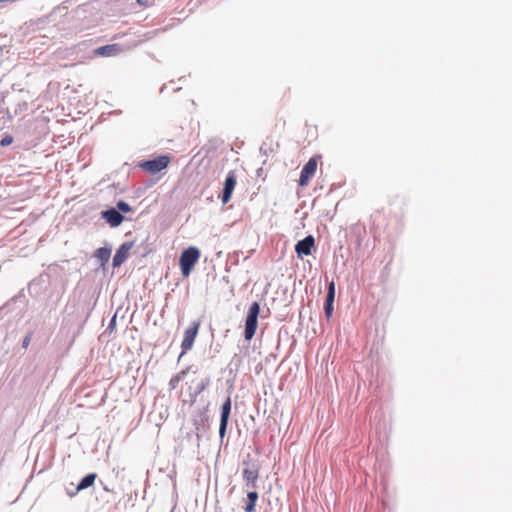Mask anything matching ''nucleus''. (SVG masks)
Returning a JSON list of instances; mask_svg holds the SVG:
<instances>
[{
	"instance_id": "5701e85b",
	"label": "nucleus",
	"mask_w": 512,
	"mask_h": 512,
	"mask_svg": "<svg viewBox=\"0 0 512 512\" xmlns=\"http://www.w3.org/2000/svg\"><path fill=\"white\" fill-rule=\"evenodd\" d=\"M13 142V137L11 135H5L0 141V146L6 147Z\"/></svg>"
},
{
	"instance_id": "6ab92c4d",
	"label": "nucleus",
	"mask_w": 512,
	"mask_h": 512,
	"mask_svg": "<svg viewBox=\"0 0 512 512\" xmlns=\"http://www.w3.org/2000/svg\"><path fill=\"white\" fill-rule=\"evenodd\" d=\"M114 208L117 209L119 211V213L122 215L124 213L132 212V210H133L131 205L124 200H119L116 203V206Z\"/></svg>"
},
{
	"instance_id": "6e6552de",
	"label": "nucleus",
	"mask_w": 512,
	"mask_h": 512,
	"mask_svg": "<svg viewBox=\"0 0 512 512\" xmlns=\"http://www.w3.org/2000/svg\"><path fill=\"white\" fill-rule=\"evenodd\" d=\"M133 246H134V242L128 241V242L122 243L118 247V249L116 250V252L113 256V260H112V265L114 268L120 267L127 260L128 256H129V252L133 248Z\"/></svg>"
},
{
	"instance_id": "ddd939ff",
	"label": "nucleus",
	"mask_w": 512,
	"mask_h": 512,
	"mask_svg": "<svg viewBox=\"0 0 512 512\" xmlns=\"http://www.w3.org/2000/svg\"><path fill=\"white\" fill-rule=\"evenodd\" d=\"M243 479L246 482V486L249 488H256L258 480V469L257 468H246L242 472Z\"/></svg>"
},
{
	"instance_id": "393cba45",
	"label": "nucleus",
	"mask_w": 512,
	"mask_h": 512,
	"mask_svg": "<svg viewBox=\"0 0 512 512\" xmlns=\"http://www.w3.org/2000/svg\"><path fill=\"white\" fill-rule=\"evenodd\" d=\"M30 341H31V334H28V335H26V336L24 337V339H23V341H22V347H23L24 349H26V348L29 346Z\"/></svg>"
},
{
	"instance_id": "9d476101",
	"label": "nucleus",
	"mask_w": 512,
	"mask_h": 512,
	"mask_svg": "<svg viewBox=\"0 0 512 512\" xmlns=\"http://www.w3.org/2000/svg\"><path fill=\"white\" fill-rule=\"evenodd\" d=\"M334 301H335V283L332 280L327 284V293H326L324 306H323L324 314L327 319H330L333 315Z\"/></svg>"
},
{
	"instance_id": "20e7f679",
	"label": "nucleus",
	"mask_w": 512,
	"mask_h": 512,
	"mask_svg": "<svg viewBox=\"0 0 512 512\" xmlns=\"http://www.w3.org/2000/svg\"><path fill=\"white\" fill-rule=\"evenodd\" d=\"M199 329V324L194 322L190 327H188L184 332V337L181 343L182 352L179 355L178 361L181 357L186 353L187 350L191 349L195 338L197 336Z\"/></svg>"
},
{
	"instance_id": "4468645a",
	"label": "nucleus",
	"mask_w": 512,
	"mask_h": 512,
	"mask_svg": "<svg viewBox=\"0 0 512 512\" xmlns=\"http://www.w3.org/2000/svg\"><path fill=\"white\" fill-rule=\"evenodd\" d=\"M111 251V246L100 247L96 250L95 257L98 259L102 267L108 263L111 256Z\"/></svg>"
},
{
	"instance_id": "f257e3e1",
	"label": "nucleus",
	"mask_w": 512,
	"mask_h": 512,
	"mask_svg": "<svg viewBox=\"0 0 512 512\" xmlns=\"http://www.w3.org/2000/svg\"><path fill=\"white\" fill-rule=\"evenodd\" d=\"M200 255V250L194 246H190L182 251L179 257V266L183 277H188L191 274Z\"/></svg>"
},
{
	"instance_id": "dca6fc26",
	"label": "nucleus",
	"mask_w": 512,
	"mask_h": 512,
	"mask_svg": "<svg viewBox=\"0 0 512 512\" xmlns=\"http://www.w3.org/2000/svg\"><path fill=\"white\" fill-rule=\"evenodd\" d=\"M190 368L191 367H187L186 369L181 370L179 373H177L170 379V381H169L170 390H174L177 388L179 382L182 381L186 377Z\"/></svg>"
},
{
	"instance_id": "0eeeda50",
	"label": "nucleus",
	"mask_w": 512,
	"mask_h": 512,
	"mask_svg": "<svg viewBox=\"0 0 512 512\" xmlns=\"http://www.w3.org/2000/svg\"><path fill=\"white\" fill-rule=\"evenodd\" d=\"M317 170V160L315 157L310 158L302 167L299 177V185L306 186Z\"/></svg>"
},
{
	"instance_id": "2eb2a0df",
	"label": "nucleus",
	"mask_w": 512,
	"mask_h": 512,
	"mask_svg": "<svg viewBox=\"0 0 512 512\" xmlns=\"http://www.w3.org/2000/svg\"><path fill=\"white\" fill-rule=\"evenodd\" d=\"M258 493L256 491H249L247 493L246 506L244 507L245 512H254L255 506L258 500Z\"/></svg>"
},
{
	"instance_id": "bb28decb",
	"label": "nucleus",
	"mask_w": 512,
	"mask_h": 512,
	"mask_svg": "<svg viewBox=\"0 0 512 512\" xmlns=\"http://www.w3.org/2000/svg\"><path fill=\"white\" fill-rule=\"evenodd\" d=\"M136 2L142 6H149V1L148 0H136Z\"/></svg>"
},
{
	"instance_id": "39448f33",
	"label": "nucleus",
	"mask_w": 512,
	"mask_h": 512,
	"mask_svg": "<svg viewBox=\"0 0 512 512\" xmlns=\"http://www.w3.org/2000/svg\"><path fill=\"white\" fill-rule=\"evenodd\" d=\"M100 217L112 228L120 226L125 219L124 215L120 214L114 207H109L101 211Z\"/></svg>"
},
{
	"instance_id": "c85d7f7f",
	"label": "nucleus",
	"mask_w": 512,
	"mask_h": 512,
	"mask_svg": "<svg viewBox=\"0 0 512 512\" xmlns=\"http://www.w3.org/2000/svg\"><path fill=\"white\" fill-rule=\"evenodd\" d=\"M66 491H67V492H68V491H69V492H74V490H73V489H69V488H66Z\"/></svg>"
},
{
	"instance_id": "aec40b11",
	"label": "nucleus",
	"mask_w": 512,
	"mask_h": 512,
	"mask_svg": "<svg viewBox=\"0 0 512 512\" xmlns=\"http://www.w3.org/2000/svg\"><path fill=\"white\" fill-rule=\"evenodd\" d=\"M210 384V378L209 377H206L204 379H202L197 385H196V388H195V393H194V397L198 396L199 394H201Z\"/></svg>"
},
{
	"instance_id": "f3484780",
	"label": "nucleus",
	"mask_w": 512,
	"mask_h": 512,
	"mask_svg": "<svg viewBox=\"0 0 512 512\" xmlns=\"http://www.w3.org/2000/svg\"><path fill=\"white\" fill-rule=\"evenodd\" d=\"M208 420V416L206 411L201 412V415L198 419H195L194 425L197 431V437L200 438V432H204L206 430L205 422Z\"/></svg>"
},
{
	"instance_id": "7ed1b4c3",
	"label": "nucleus",
	"mask_w": 512,
	"mask_h": 512,
	"mask_svg": "<svg viewBox=\"0 0 512 512\" xmlns=\"http://www.w3.org/2000/svg\"><path fill=\"white\" fill-rule=\"evenodd\" d=\"M169 163L170 157L168 155H160L153 159L140 162L139 167L152 174H156L165 169Z\"/></svg>"
},
{
	"instance_id": "412c9836",
	"label": "nucleus",
	"mask_w": 512,
	"mask_h": 512,
	"mask_svg": "<svg viewBox=\"0 0 512 512\" xmlns=\"http://www.w3.org/2000/svg\"><path fill=\"white\" fill-rule=\"evenodd\" d=\"M28 110V102L27 101H20L15 105L14 108V114L20 115Z\"/></svg>"
},
{
	"instance_id": "a211bd4d",
	"label": "nucleus",
	"mask_w": 512,
	"mask_h": 512,
	"mask_svg": "<svg viewBox=\"0 0 512 512\" xmlns=\"http://www.w3.org/2000/svg\"><path fill=\"white\" fill-rule=\"evenodd\" d=\"M231 405V398L227 397L226 400L221 405L220 420L229 421V417L231 414Z\"/></svg>"
},
{
	"instance_id": "a878e982",
	"label": "nucleus",
	"mask_w": 512,
	"mask_h": 512,
	"mask_svg": "<svg viewBox=\"0 0 512 512\" xmlns=\"http://www.w3.org/2000/svg\"><path fill=\"white\" fill-rule=\"evenodd\" d=\"M269 151H271V148L267 147V144L264 142L260 147V152L267 155Z\"/></svg>"
},
{
	"instance_id": "4be33fe9",
	"label": "nucleus",
	"mask_w": 512,
	"mask_h": 512,
	"mask_svg": "<svg viewBox=\"0 0 512 512\" xmlns=\"http://www.w3.org/2000/svg\"><path fill=\"white\" fill-rule=\"evenodd\" d=\"M228 422H229V421L220 420V425H219V436H220L221 440H223V438H224V437H225V435H226L227 427H228Z\"/></svg>"
},
{
	"instance_id": "9b49d317",
	"label": "nucleus",
	"mask_w": 512,
	"mask_h": 512,
	"mask_svg": "<svg viewBox=\"0 0 512 512\" xmlns=\"http://www.w3.org/2000/svg\"><path fill=\"white\" fill-rule=\"evenodd\" d=\"M122 52V46L120 44H107L104 46L97 47L92 50L93 56L110 57L116 56Z\"/></svg>"
},
{
	"instance_id": "cd10ccee",
	"label": "nucleus",
	"mask_w": 512,
	"mask_h": 512,
	"mask_svg": "<svg viewBox=\"0 0 512 512\" xmlns=\"http://www.w3.org/2000/svg\"><path fill=\"white\" fill-rule=\"evenodd\" d=\"M165 88H166V84H164V85L161 87L160 92H161V93H163V92H164V90H165Z\"/></svg>"
},
{
	"instance_id": "f8f14e48",
	"label": "nucleus",
	"mask_w": 512,
	"mask_h": 512,
	"mask_svg": "<svg viewBox=\"0 0 512 512\" xmlns=\"http://www.w3.org/2000/svg\"><path fill=\"white\" fill-rule=\"evenodd\" d=\"M97 478V474L96 473H88L86 474L79 482L78 484L76 485V487L74 488V492H69L68 491V495L70 497H73L75 496L78 492L82 491V490H85L89 487H91L95 480Z\"/></svg>"
},
{
	"instance_id": "1a4fd4ad",
	"label": "nucleus",
	"mask_w": 512,
	"mask_h": 512,
	"mask_svg": "<svg viewBox=\"0 0 512 512\" xmlns=\"http://www.w3.org/2000/svg\"><path fill=\"white\" fill-rule=\"evenodd\" d=\"M315 247V239L312 235H307L299 240L295 245V252L299 258L311 255L312 249Z\"/></svg>"
},
{
	"instance_id": "423d86ee",
	"label": "nucleus",
	"mask_w": 512,
	"mask_h": 512,
	"mask_svg": "<svg viewBox=\"0 0 512 512\" xmlns=\"http://www.w3.org/2000/svg\"><path fill=\"white\" fill-rule=\"evenodd\" d=\"M237 183V176L234 171H229L223 184V190L221 194V201L226 204L230 201L233 191Z\"/></svg>"
},
{
	"instance_id": "b1692460",
	"label": "nucleus",
	"mask_w": 512,
	"mask_h": 512,
	"mask_svg": "<svg viewBox=\"0 0 512 512\" xmlns=\"http://www.w3.org/2000/svg\"><path fill=\"white\" fill-rule=\"evenodd\" d=\"M116 327V314H114V316L111 318L109 324H108V327H107V330L109 332H112Z\"/></svg>"
},
{
	"instance_id": "f03ea898",
	"label": "nucleus",
	"mask_w": 512,
	"mask_h": 512,
	"mask_svg": "<svg viewBox=\"0 0 512 512\" xmlns=\"http://www.w3.org/2000/svg\"><path fill=\"white\" fill-rule=\"evenodd\" d=\"M259 314L260 304L255 301L249 306L245 319L244 338L246 341H250L256 333Z\"/></svg>"
}]
</instances>
